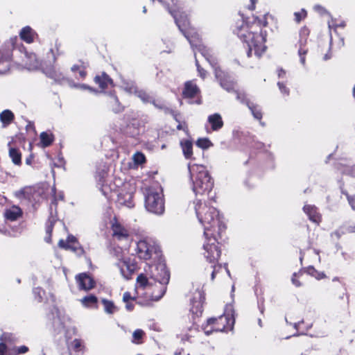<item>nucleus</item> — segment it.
Returning <instances> with one entry per match:
<instances>
[{
  "label": "nucleus",
  "mask_w": 355,
  "mask_h": 355,
  "mask_svg": "<svg viewBox=\"0 0 355 355\" xmlns=\"http://www.w3.org/2000/svg\"><path fill=\"white\" fill-rule=\"evenodd\" d=\"M72 345L76 350H80L82 346V342L79 339H75L73 340Z\"/></svg>",
  "instance_id": "37998d69"
},
{
  "label": "nucleus",
  "mask_w": 355,
  "mask_h": 355,
  "mask_svg": "<svg viewBox=\"0 0 355 355\" xmlns=\"http://www.w3.org/2000/svg\"><path fill=\"white\" fill-rule=\"evenodd\" d=\"M307 272L318 279H320L324 277V273L318 272L313 267H309L307 269Z\"/></svg>",
  "instance_id": "72a5a7b5"
},
{
  "label": "nucleus",
  "mask_w": 355,
  "mask_h": 355,
  "mask_svg": "<svg viewBox=\"0 0 355 355\" xmlns=\"http://www.w3.org/2000/svg\"><path fill=\"white\" fill-rule=\"evenodd\" d=\"M286 72L283 69H280L278 71V76L279 78L283 77L285 75Z\"/></svg>",
  "instance_id": "bf43d9fd"
},
{
  "label": "nucleus",
  "mask_w": 355,
  "mask_h": 355,
  "mask_svg": "<svg viewBox=\"0 0 355 355\" xmlns=\"http://www.w3.org/2000/svg\"><path fill=\"white\" fill-rule=\"evenodd\" d=\"M237 35L241 40L247 44L248 57L251 56L252 50L254 51V54L258 58L265 52L266 49L265 45L266 34L257 23H254L251 26L242 25L239 29Z\"/></svg>",
  "instance_id": "f03ea898"
},
{
  "label": "nucleus",
  "mask_w": 355,
  "mask_h": 355,
  "mask_svg": "<svg viewBox=\"0 0 355 355\" xmlns=\"http://www.w3.org/2000/svg\"><path fill=\"white\" fill-rule=\"evenodd\" d=\"M76 282L79 288L85 291H89L95 286L94 279L87 273H80L76 277Z\"/></svg>",
  "instance_id": "4468645a"
},
{
  "label": "nucleus",
  "mask_w": 355,
  "mask_h": 355,
  "mask_svg": "<svg viewBox=\"0 0 355 355\" xmlns=\"http://www.w3.org/2000/svg\"><path fill=\"white\" fill-rule=\"evenodd\" d=\"M246 104L249 109L251 110L254 117L257 119H261L262 117V113L259 106L257 105H254L253 103H250L248 101H246Z\"/></svg>",
  "instance_id": "c85d7f7f"
},
{
  "label": "nucleus",
  "mask_w": 355,
  "mask_h": 355,
  "mask_svg": "<svg viewBox=\"0 0 355 355\" xmlns=\"http://www.w3.org/2000/svg\"><path fill=\"white\" fill-rule=\"evenodd\" d=\"M21 214V210L19 207L13 206L10 209H7L4 215L7 219L13 221L20 217Z\"/></svg>",
  "instance_id": "b1692460"
},
{
  "label": "nucleus",
  "mask_w": 355,
  "mask_h": 355,
  "mask_svg": "<svg viewBox=\"0 0 355 355\" xmlns=\"http://www.w3.org/2000/svg\"><path fill=\"white\" fill-rule=\"evenodd\" d=\"M28 351V348L26 346H21L17 348V354H24Z\"/></svg>",
  "instance_id": "09e8293b"
},
{
  "label": "nucleus",
  "mask_w": 355,
  "mask_h": 355,
  "mask_svg": "<svg viewBox=\"0 0 355 355\" xmlns=\"http://www.w3.org/2000/svg\"><path fill=\"white\" fill-rule=\"evenodd\" d=\"M133 160L136 164H140L145 162L146 158L144 154L137 152L133 155Z\"/></svg>",
  "instance_id": "c9c22d12"
},
{
  "label": "nucleus",
  "mask_w": 355,
  "mask_h": 355,
  "mask_svg": "<svg viewBox=\"0 0 355 355\" xmlns=\"http://www.w3.org/2000/svg\"><path fill=\"white\" fill-rule=\"evenodd\" d=\"M69 322V318L63 311L55 310V315L53 320V327L55 332L57 334L64 332Z\"/></svg>",
  "instance_id": "1a4fd4ad"
},
{
  "label": "nucleus",
  "mask_w": 355,
  "mask_h": 355,
  "mask_svg": "<svg viewBox=\"0 0 355 355\" xmlns=\"http://www.w3.org/2000/svg\"><path fill=\"white\" fill-rule=\"evenodd\" d=\"M81 302H82L83 304L86 306H92L96 304L97 298L96 296L90 295L83 297L81 300Z\"/></svg>",
  "instance_id": "2f4dec72"
},
{
  "label": "nucleus",
  "mask_w": 355,
  "mask_h": 355,
  "mask_svg": "<svg viewBox=\"0 0 355 355\" xmlns=\"http://www.w3.org/2000/svg\"><path fill=\"white\" fill-rule=\"evenodd\" d=\"M303 209L311 221L317 224L320 222V216L317 212V209L315 206L306 205H304Z\"/></svg>",
  "instance_id": "412c9836"
},
{
  "label": "nucleus",
  "mask_w": 355,
  "mask_h": 355,
  "mask_svg": "<svg viewBox=\"0 0 355 355\" xmlns=\"http://www.w3.org/2000/svg\"><path fill=\"white\" fill-rule=\"evenodd\" d=\"M216 78L218 80L220 86L227 92L234 90L235 83L229 74L223 71L219 67L214 68Z\"/></svg>",
  "instance_id": "9d476101"
},
{
  "label": "nucleus",
  "mask_w": 355,
  "mask_h": 355,
  "mask_svg": "<svg viewBox=\"0 0 355 355\" xmlns=\"http://www.w3.org/2000/svg\"><path fill=\"white\" fill-rule=\"evenodd\" d=\"M119 202H120L121 204H124V205H125L128 207H130H130H134V204H133V202H132V196H131V194H128V200H127L125 202V201H124V202H123V201H121V199H120V198H119Z\"/></svg>",
  "instance_id": "58836bf2"
},
{
  "label": "nucleus",
  "mask_w": 355,
  "mask_h": 355,
  "mask_svg": "<svg viewBox=\"0 0 355 355\" xmlns=\"http://www.w3.org/2000/svg\"><path fill=\"white\" fill-rule=\"evenodd\" d=\"M208 325L211 326V330H206L205 334L209 335L211 331H223L229 324V320L226 315H220L218 318H209L207 320Z\"/></svg>",
  "instance_id": "f8f14e48"
},
{
  "label": "nucleus",
  "mask_w": 355,
  "mask_h": 355,
  "mask_svg": "<svg viewBox=\"0 0 355 355\" xmlns=\"http://www.w3.org/2000/svg\"><path fill=\"white\" fill-rule=\"evenodd\" d=\"M25 57L24 66L28 70H33L39 67L40 63L35 53H26Z\"/></svg>",
  "instance_id": "6ab92c4d"
},
{
  "label": "nucleus",
  "mask_w": 355,
  "mask_h": 355,
  "mask_svg": "<svg viewBox=\"0 0 355 355\" xmlns=\"http://www.w3.org/2000/svg\"><path fill=\"white\" fill-rule=\"evenodd\" d=\"M207 121L211 125L212 131H218L223 126L222 117L218 113L209 115L207 118Z\"/></svg>",
  "instance_id": "f3484780"
},
{
  "label": "nucleus",
  "mask_w": 355,
  "mask_h": 355,
  "mask_svg": "<svg viewBox=\"0 0 355 355\" xmlns=\"http://www.w3.org/2000/svg\"><path fill=\"white\" fill-rule=\"evenodd\" d=\"M200 307H201V304H200V303L199 302V303L198 304V305H197V308L198 309V308H200Z\"/></svg>",
  "instance_id": "774afa93"
},
{
  "label": "nucleus",
  "mask_w": 355,
  "mask_h": 355,
  "mask_svg": "<svg viewBox=\"0 0 355 355\" xmlns=\"http://www.w3.org/2000/svg\"><path fill=\"white\" fill-rule=\"evenodd\" d=\"M196 145L202 149H207L213 144L208 138H200L196 141Z\"/></svg>",
  "instance_id": "473e14b6"
},
{
  "label": "nucleus",
  "mask_w": 355,
  "mask_h": 355,
  "mask_svg": "<svg viewBox=\"0 0 355 355\" xmlns=\"http://www.w3.org/2000/svg\"><path fill=\"white\" fill-rule=\"evenodd\" d=\"M86 66L82 64V68H80L78 71L79 76L81 78H84L86 76V71H85Z\"/></svg>",
  "instance_id": "8fccbe9b"
},
{
  "label": "nucleus",
  "mask_w": 355,
  "mask_h": 355,
  "mask_svg": "<svg viewBox=\"0 0 355 355\" xmlns=\"http://www.w3.org/2000/svg\"><path fill=\"white\" fill-rule=\"evenodd\" d=\"M345 196H347V198L348 200V202L349 205H351L352 208L353 209H355V205H354V197L349 196L347 193H344Z\"/></svg>",
  "instance_id": "de8ad7c7"
},
{
  "label": "nucleus",
  "mask_w": 355,
  "mask_h": 355,
  "mask_svg": "<svg viewBox=\"0 0 355 355\" xmlns=\"http://www.w3.org/2000/svg\"><path fill=\"white\" fill-rule=\"evenodd\" d=\"M76 87L81 89H88L90 92H95V89H92L89 86L85 85V84H80V85H77Z\"/></svg>",
  "instance_id": "3c124183"
},
{
  "label": "nucleus",
  "mask_w": 355,
  "mask_h": 355,
  "mask_svg": "<svg viewBox=\"0 0 355 355\" xmlns=\"http://www.w3.org/2000/svg\"><path fill=\"white\" fill-rule=\"evenodd\" d=\"M150 277L162 285L168 283L170 279L169 272L165 264L158 263L150 269Z\"/></svg>",
  "instance_id": "6e6552de"
},
{
  "label": "nucleus",
  "mask_w": 355,
  "mask_h": 355,
  "mask_svg": "<svg viewBox=\"0 0 355 355\" xmlns=\"http://www.w3.org/2000/svg\"><path fill=\"white\" fill-rule=\"evenodd\" d=\"M42 293H44V291L40 288H36L33 290V293L38 302H41L42 300Z\"/></svg>",
  "instance_id": "a19ab883"
},
{
  "label": "nucleus",
  "mask_w": 355,
  "mask_h": 355,
  "mask_svg": "<svg viewBox=\"0 0 355 355\" xmlns=\"http://www.w3.org/2000/svg\"><path fill=\"white\" fill-rule=\"evenodd\" d=\"M9 156L12 159V162L16 165H20L21 163V155L17 148L10 147L9 148Z\"/></svg>",
  "instance_id": "bb28decb"
},
{
  "label": "nucleus",
  "mask_w": 355,
  "mask_h": 355,
  "mask_svg": "<svg viewBox=\"0 0 355 355\" xmlns=\"http://www.w3.org/2000/svg\"><path fill=\"white\" fill-rule=\"evenodd\" d=\"M294 15L295 21L299 23L302 19L305 18L306 12L304 9H302L300 12H295Z\"/></svg>",
  "instance_id": "4c0bfd02"
},
{
  "label": "nucleus",
  "mask_w": 355,
  "mask_h": 355,
  "mask_svg": "<svg viewBox=\"0 0 355 355\" xmlns=\"http://www.w3.org/2000/svg\"><path fill=\"white\" fill-rule=\"evenodd\" d=\"M125 89L130 93L135 94L144 103L151 102L152 98L145 91L139 90L137 87L133 85L126 87Z\"/></svg>",
  "instance_id": "a211bd4d"
},
{
  "label": "nucleus",
  "mask_w": 355,
  "mask_h": 355,
  "mask_svg": "<svg viewBox=\"0 0 355 355\" xmlns=\"http://www.w3.org/2000/svg\"><path fill=\"white\" fill-rule=\"evenodd\" d=\"M200 93V89L193 81L185 83L183 95L186 98H193Z\"/></svg>",
  "instance_id": "dca6fc26"
},
{
  "label": "nucleus",
  "mask_w": 355,
  "mask_h": 355,
  "mask_svg": "<svg viewBox=\"0 0 355 355\" xmlns=\"http://www.w3.org/2000/svg\"><path fill=\"white\" fill-rule=\"evenodd\" d=\"M15 119L13 112L10 110H5L0 113V121L2 123V128H6L12 123Z\"/></svg>",
  "instance_id": "4be33fe9"
},
{
  "label": "nucleus",
  "mask_w": 355,
  "mask_h": 355,
  "mask_svg": "<svg viewBox=\"0 0 355 355\" xmlns=\"http://www.w3.org/2000/svg\"><path fill=\"white\" fill-rule=\"evenodd\" d=\"M108 103L110 107L114 112L118 113L123 110V106L121 105L118 98L115 95L110 94Z\"/></svg>",
  "instance_id": "a878e982"
},
{
  "label": "nucleus",
  "mask_w": 355,
  "mask_h": 355,
  "mask_svg": "<svg viewBox=\"0 0 355 355\" xmlns=\"http://www.w3.org/2000/svg\"><path fill=\"white\" fill-rule=\"evenodd\" d=\"M126 304H125V308L128 311H132L134 308V304L131 302H125Z\"/></svg>",
  "instance_id": "5fc2aeb1"
},
{
  "label": "nucleus",
  "mask_w": 355,
  "mask_h": 355,
  "mask_svg": "<svg viewBox=\"0 0 355 355\" xmlns=\"http://www.w3.org/2000/svg\"><path fill=\"white\" fill-rule=\"evenodd\" d=\"M213 268H214V270L212 271V273H211V279H212V280L214 279V277H215V275H216V273L217 272L216 268H220V266H216L214 265V266H213Z\"/></svg>",
  "instance_id": "4d7b16f0"
},
{
  "label": "nucleus",
  "mask_w": 355,
  "mask_h": 355,
  "mask_svg": "<svg viewBox=\"0 0 355 355\" xmlns=\"http://www.w3.org/2000/svg\"><path fill=\"white\" fill-rule=\"evenodd\" d=\"M55 222L54 219L49 220V224L47 225L46 232L50 236L53 230V223Z\"/></svg>",
  "instance_id": "49530a36"
},
{
  "label": "nucleus",
  "mask_w": 355,
  "mask_h": 355,
  "mask_svg": "<svg viewBox=\"0 0 355 355\" xmlns=\"http://www.w3.org/2000/svg\"><path fill=\"white\" fill-rule=\"evenodd\" d=\"M204 244L205 257L211 263H215L220 256V250L216 243L215 235L208 236Z\"/></svg>",
  "instance_id": "0eeeda50"
},
{
  "label": "nucleus",
  "mask_w": 355,
  "mask_h": 355,
  "mask_svg": "<svg viewBox=\"0 0 355 355\" xmlns=\"http://www.w3.org/2000/svg\"><path fill=\"white\" fill-rule=\"evenodd\" d=\"M314 9H315V10H317V11H320H320H322V9H323V8H322L320 6H318H318H315L314 7Z\"/></svg>",
  "instance_id": "e2e57ef3"
},
{
  "label": "nucleus",
  "mask_w": 355,
  "mask_h": 355,
  "mask_svg": "<svg viewBox=\"0 0 355 355\" xmlns=\"http://www.w3.org/2000/svg\"><path fill=\"white\" fill-rule=\"evenodd\" d=\"M143 335H144V331L141 329L135 330L132 334V337H133L132 342L139 343L138 340L142 338Z\"/></svg>",
  "instance_id": "e433bc0d"
},
{
  "label": "nucleus",
  "mask_w": 355,
  "mask_h": 355,
  "mask_svg": "<svg viewBox=\"0 0 355 355\" xmlns=\"http://www.w3.org/2000/svg\"><path fill=\"white\" fill-rule=\"evenodd\" d=\"M152 104L154 105L155 107H157L158 109L163 110L166 113L171 112V110L166 106V105L163 102H157L155 100H151L150 102Z\"/></svg>",
  "instance_id": "f704fd0d"
},
{
  "label": "nucleus",
  "mask_w": 355,
  "mask_h": 355,
  "mask_svg": "<svg viewBox=\"0 0 355 355\" xmlns=\"http://www.w3.org/2000/svg\"><path fill=\"white\" fill-rule=\"evenodd\" d=\"M94 82L98 84L101 89H105L107 87L108 85L112 83V80L105 73H103L101 76H96L94 78Z\"/></svg>",
  "instance_id": "393cba45"
},
{
  "label": "nucleus",
  "mask_w": 355,
  "mask_h": 355,
  "mask_svg": "<svg viewBox=\"0 0 355 355\" xmlns=\"http://www.w3.org/2000/svg\"><path fill=\"white\" fill-rule=\"evenodd\" d=\"M40 140L44 147L49 146L53 142V136L51 133L43 132L40 134Z\"/></svg>",
  "instance_id": "cd10ccee"
},
{
  "label": "nucleus",
  "mask_w": 355,
  "mask_h": 355,
  "mask_svg": "<svg viewBox=\"0 0 355 355\" xmlns=\"http://www.w3.org/2000/svg\"><path fill=\"white\" fill-rule=\"evenodd\" d=\"M295 277H296V274L295 273L293 275V277L292 278V282L293 283V284H295L296 286H300V283L295 279Z\"/></svg>",
  "instance_id": "6e6d98bb"
},
{
  "label": "nucleus",
  "mask_w": 355,
  "mask_h": 355,
  "mask_svg": "<svg viewBox=\"0 0 355 355\" xmlns=\"http://www.w3.org/2000/svg\"><path fill=\"white\" fill-rule=\"evenodd\" d=\"M235 92L236 94V98L238 100L241 101V102L244 103L245 102L244 94H241L239 92H238L237 91H235Z\"/></svg>",
  "instance_id": "864d4df0"
},
{
  "label": "nucleus",
  "mask_w": 355,
  "mask_h": 355,
  "mask_svg": "<svg viewBox=\"0 0 355 355\" xmlns=\"http://www.w3.org/2000/svg\"><path fill=\"white\" fill-rule=\"evenodd\" d=\"M145 207L151 213L161 215L164 211L163 194L159 188H148L146 190Z\"/></svg>",
  "instance_id": "39448f33"
},
{
  "label": "nucleus",
  "mask_w": 355,
  "mask_h": 355,
  "mask_svg": "<svg viewBox=\"0 0 355 355\" xmlns=\"http://www.w3.org/2000/svg\"><path fill=\"white\" fill-rule=\"evenodd\" d=\"M58 245L61 248L71 250L79 256L84 253V250L81 247L78 246L76 239L73 236H69L67 241L60 240Z\"/></svg>",
  "instance_id": "ddd939ff"
},
{
  "label": "nucleus",
  "mask_w": 355,
  "mask_h": 355,
  "mask_svg": "<svg viewBox=\"0 0 355 355\" xmlns=\"http://www.w3.org/2000/svg\"><path fill=\"white\" fill-rule=\"evenodd\" d=\"M112 231L113 236L119 240L126 239L129 236V231L117 222L112 225Z\"/></svg>",
  "instance_id": "2eb2a0df"
},
{
  "label": "nucleus",
  "mask_w": 355,
  "mask_h": 355,
  "mask_svg": "<svg viewBox=\"0 0 355 355\" xmlns=\"http://www.w3.org/2000/svg\"><path fill=\"white\" fill-rule=\"evenodd\" d=\"M136 252L140 259L148 260L154 254L158 256L159 247L152 241L141 240L137 243Z\"/></svg>",
  "instance_id": "423d86ee"
},
{
  "label": "nucleus",
  "mask_w": 355,
  "mask_h": 355,
  "mask_svg": "<svg viewBox=\"0 0 355 355\" xmlns=\"http://www.w3.org/2000/svg\"><path fill=\"white\" fill-rule=\"evenodd\" d=\"M171 12L175 19L177 26L179 27L185 37L189 40L191 46L193 48H196L208 62H211L210 59L211 58V55L209 49H208L202 43L199 35L196 30L190 27V24L187 17H182L181 15L178 16L176 12Z\"/></svg>",
  "instance_id": "20e7f679"
},
{
  "label": "nucleus",
  "mask_w": 355,
  "mask_h": 355,
  "mask_svg": "<svg viewBox=\"0 0 355 355\" xmlns=\"http://www.w3.org/2000/svg\"><path fill=\"white\" fill-rule=\"evenodd\" d=\"M143 12H144V13H146V8L145 6L143 8Z\"/></svg>",
  "instance_id": "338daca9"
},
{
  "label": "nucleus",
  "mask_w": 355,
  "mask_h": 355,
  "mask_svg": "<svg viewBox=\"0 0 355 355\" xmlns=\"http://www.w3.org/2000/svg\"><path fill=\"white\" fill-rule=\"evenodd\" d=\"M31 158H28V159H26V164H31Z\"/></svg>",
  "instance_id": "69168bd1"
},
{
  "label": "nucleus",
  "mask_w": 355,
  "mask_h": 355,
  "mask_svg": "<svg viewBox=\"0 0 355 355\" xmlns=\"http://www.w3.org/2000/svg\"><path fill=\"white\" fill-rule=\"evenodd\" d=\"M6 346L4 343H0V355H5Z\"/></svg>",
  "instance_id": "603ef678"
},
{
  "label": "nucleus",
  "mask_w": 355,
  "mask_h": 355,
  "mask_svg": "<svg viewBox=\"0 0 355 355\" xmlns=\"http://www.w3.org/2000/svg\"><path fill=\"white\" fill-rule=\"evenodd\" d=\"M102 303L104 306L105 311L107 313L112 314L115 312L116 308L112 301L103 299Z\"/></svg>",
  "instance_id": "c756f323"
},
{
  "label": "nucleus",
  "mask_w": 355,
  "mask_h": 355,
  "mask_svg": "<svg viewBox=\"0 0 355 355\" xmlns=\"http://www.w3.org/2000/svg\"><path fill=\"white\" fill-rule=\"evenodd\" d=\"M116 265L120 269L121 275L125 279H130L137 269L135 262L130 259H119Z\"/></svg>",
  "instance_id": "9b49d317"
},
{
  "label": "nucleus",
  "mask_w": 355,
  "mask_h": 355,
  "mask_svg": "<svg viewBox=\"0 0 355 355\" xmlns=\"http://www.w3.org/2000/svg\"><path fill=\"white\" fill-rule=\"evenodd\" d=\"M277 85L282 93L285 94L286 95L288 94L289 90L286 87V86L282 83L279 82L277 83Z\"/></svg>",
  "instance_id": "c03bdc74"
},
{
  "label": "nucleus",
  "mask_w": 355,
  "mask_h": 355,
  "mask_svg": "<svg viewBox=\"0 0 355 355\" xmlns=\"http://www.w3.org/2000/svg\"><path fill=\"white\" fill-rule=\"evenodd\" d=\"M196 64L197 69H198V71L200 77H202V78H205V77L206 76V71L202 68L200 67V66L198 64V61L197 58L196 59Z\"/></svg>",
  "instance_id": "79ce46f5"
},
{
  "label": "nucleus",
  "mask_w": 355,
  "mask_h": 355,
  "mask_svg": "<svg viewBox=\"0 0 355 355\" xmlns=\"http://www.w3.org/2000/svg\"><path fill=\"white\" fill-rule=\"evenodd\" d=\"M250 1L252 3V5L249 7V8L250 10H254V3L257 2V0H250Z\"/></svg>",
  "instance_id": "680f3d73"
},
{
  "label": "nucleus",
  "mask_w": 355,
  "mask_h": 355,
  "mask_svg": "<svg viewBox=\"0 0 355 355\" xmlns=\"http://www.w3.org/2000/svg\"><path fill=\"white\" fill-rule=\"evenodd\" d=\"M36 33L30 26H26L21 29L19 35L22 40L27 43H32Z\"/></svg>",
  "instance_id": "5701e85b"
},
{
  "label": "nucleus",
  "mask_w": 355,
  "mask_h": 355,
  "mask_svg": "<svg viewBox=\"0 0 355 355\" xmlns=\"http://www.w3.org/2000/svg\"><path fill=\"white\" fill-rule=\"evenodd\" d=\"M137 283L139 288H146L150 283L148 278L144 274H140L137 278Z\"/></svg>",
  "instance_id": "7c9ffc66"
},
{
  "label": "nucleus",
  "mask_w": 355,
  "mask_h": 355,
  "mask_svg": "<svg viewBox=\"0 0 355 355\" xmlns=\"http://www.w3.org/2000/svg\"><path fill=\"white\" fill-rule=\"evenodd\" d=\"M82 68V65L81 66H79V65H73L72 67H71V71L73 72H76V71H79V69Z\"/></svg>",
  "instance_id": "13d9d810"
},
{
  "label": "nucleus",
  "mask_w": 355,
  "mask_h": 355,
  "mask_svg": "<svg viewBox=\"0 0 355 355\" xmlns=\"http://www.w3.org/2000/svg\"><path fill=\"white\" fill-rule=\"evenodd\" d=\"M193 205L196 216L204 227L205 236H213L216 232L220 235L225 226L220 218L218 210L205 201L202 202L201 199H196Z\"/></svg>",
  "instance_id": "f257e3e1"
},
{
  "label": "nucleus",
  "mask_w": 355,
  "mask_h": 355,
  "mask_svg": "<svg viewBox=\"0 0 355 355\" xmlns=\"http://www.w3.org/2000/svg\"><path fill=\"white\" fill-rule=\"evenodd\" d=\"M177 128H178V130H184V131H186V132L187 131V127H185V128H184V127L183 126V125H182V124H179V125L177 126Z\"/></svg>",
  "instance_id": "052dcab7"
},
{
  "label": "nucleus",
  "mask_w": 355,
  "mask_h": 355,
  "mask_svg": "<svg viewBox=\"0 0 355 355\" xmlns=\"http://www.w3.org/2000/svg\"><path fill=\"white\" fill-rule=\"evenodd\" d=\"M306 52H307V50L302 49V48H300L298 51V53L300 57V62L302 64H305V55H306Z\"/></svg>",
  "instance_id": "ea45409f"
},
{
  "label": "nucleus",
  "mask_w": 355,
  "mask_h": 355,
  "mask_svg": "<svg viewBox=\"0 0 355 355\" xmlns=\"http://www.w3.org/2000/svg\"><path fill=\"white\" fill-rule=\"evenodd\" d=\"M135 300V297H132L129 292L124 293L123 296V301L124 302H129L130 300Z\"/></svg>",
  "instance_id": "a18cd8bd"
},
{
  "label": "nucleus",
  "mask_w": 355,
  "mask_h": 355,
  "mask_svg": "<svg viewBox=\"0 0 355 355\" xmlns=\"http://www.w3.org/2000/svg\"><path fill=\"white\" fill-rule=\"evenodd\" d=\"M330 58H331L330 55H329L328 54H325L324 56V60H327L329 59Z\"/></svg>",
  "instance_id": "0e129e2a"
},
{
  "label": "nucleus",
  "mask_w": 355,
  "mask_h": 355,
  "mask_svg": "<svg viewBox=\"0 0 355 355\" xmlns=\"http://www.w3.org/2000/svg\"><path fill=\"white\" fill-rule=\"evenodd\" d=\"M188 169L194 193L196 196L209 193L214 187V182L206 167L200 164H188Z\"/></svg>",
  "instance_id": "7ed1b4c3"
},
{
  "label": "nucleus",
  "mask_w": 355,
  "mask_h": 355,
  "mask_svg": "<svg viewBox=\"0 0 355 355\" xmlns=\"http://www.w3.org/2000/svg\"><path fill=\"white\" fill-rule=\"evenodd\" d=\"M180 146L183 155L186 159H192L193 157V143L189 139H182L180 141Z\"/></svg>",
  "instance_id": "aec40b11"
}]
</instances>
